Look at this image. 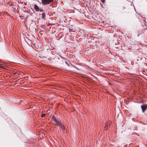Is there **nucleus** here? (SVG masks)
<instances>
[{
	"mask_svg": "<svg viewBox=\"0 0 147 147\" xmlns=\"http://www.w3.org/2000/svg\"><path fill=\"white\" fill-rule=\"evenodd\" d=\"M40 11V12H42V9H40V11Z\"/></svg>",
	"mask_w": 147,
	"mask_h": 147,
	"instance_id": "11",
	"label": "nucleus"
},
{
	"mask_svg": "<svg viewBox=\"0 0 147 147\" xmlns=\"http://www.w3.org/2000/svg\"><path fill=\"white\" fill-rule=\"evenodd\" d=\"M105 0H100L101 2L102 3H105Z\"/></svg>",
	"mask_w": 147,
	"mask_h": 147,
	"instance_id": "9",
	"label": "nucleus"
},
{
	"mask_svg": "<svg viewBox=\"0 0 147 147\" xmlns=\"http://www.w3.org/2000/svg\"><path fill=\"white\" fill-rule=\"evenodd\" d=\"M45 116V114H43L41 115V117H44Z\"/></svg>",
	"mask_w": 147,
	"mask_h": 147,
	"instance_id": "7",
	"label": "nucleus"
},
{
	"mask_svg": "<svg viewBox=\"0 0 147 147\" xmlns=\"http://www.w3.org/2000/svg\"><path fill=\"white\" fill-rule=\"evenodd\" d=\"M144 20V24L145 25L146 24H145V23H146V21H145V20Z\"/></svg>",
	"mask_w": 147,
	"mask_h": 147,
	"instance_id": "12",
	"label": "nucleus"
},
{
	"mask_svg": "<svg viewBox=\"0 0 147 147\" xmlns=\"http://www.w3.org/2000/svg\"><path fill=\"white\" fill-rule=\"evenodd\" d=\"M53 0H41L42 4L46 5L52 2Z\"/></svg>",
	"mask_w": 147,
	"mask_h": 147,
	"instance_id": "2",
	"label": "nucleus"
},
{
	"mask_svg": "<svg viewBox=\"0 0 147 147\" xmlns=\"http://www.w3.org/2000/svg\"><path fill=\"white\" fill-rule=\"evenodd\" d=\"M1 67V65H0V67Z\"/></svg>",
	"mask_w": 147,
	"mask_h": 147,
	"instance_id": "14",
	"label": "nucleus"
},
{
	"mask_svg": "<svg viewBox=\"0 0 147 147\" xmlns=\"http://www.w3.org/2000/svg\"><path fill=\"white\" fill-rule=\"evenodd\" d=\"M108 127V124H107L105 125V128L106 129H107V127Z\"/></svg>",
	"mask_w": 147,
	"mask_h": 147,
	"instance_id": "8",
	"label": "nucleus"
},
{
	"mask_svg": "<svg viewBox=\"0 0 147 147\" xmlns=\"http://www.w3.org/2000/svg\"><path fill=\"white\" fill-rule=\"evenodd\" d=\"M141 108L143 113H144L147 109V105L146 104L141 106Z\"/></svg>",
	"mask_w": 147,
	"mask_h": 147,
	"instance_id": "3",
	"label": "nucleus"
},
{
	"mask_svg": "<svg viewBox=\"0 0 147 147\" xmlns=\"http://www.w3.org/2000/svg\"><path fill=\"white\" fill-rule=\"evenodd\" d=\"M52 120L54 122L55 125H57V126H59V127L62 129H65V127L60 122L58 121L54 116H53L52 118Z\"/></svg>",
	"mask_w": 147,
	"mask_h": 147,
	"instance_id": "1",
	"label": "nucleus"
},
{
	"mask_svg": "<svg viewBox=\"0 0 147 147\" xmlns=\"http://www.w3.org/2000/svg\"><path fill=\"white\" fill-rule=\"evenodd\" d=\"M46 16L45 14V13H42V18L43 19H45V18Z\"/></svg>",
	"mask_w": 147,
	"mask_h": 147,
	"instance_id": "6",
	"label": "nucleus"
},
{
	"mask_svg": "<svg viewBox=\"0 0 147 147\" xmlns=\"http://www.w3.org/2000/svg\"><path fill=\"white\" fill-rule=\"evenodd\" d=\"M146 29V28H144L141 31L140 30L139 31V32L138 34V36H139V35L142 33H143Z\"/></svg>",
	"mask_w": 147,
	"mask_h": 147,
	"instance_id": "5",
	"label": "nucleus"
},
{
	"mask_svg": "<svg viewBox=\"0 0 147 147\" xmlns=\"http://www.w3.org/2000/svg\"><path fill=\"white\" fill-rule=\"evenodd\" d=\"M125 9V7H123L122 8V9L123 10Z\"/></svg>",
	"mask_w": 147,
	"mask_h": 147,
	"instance_id": "10",
	"label": "nucleus"
},
{
	"mask_svg": "<svg viewBox=\"0 0 147 147\" xmlns=\"http://www.w3.org/2000/svg\"><path fill=\"white\" fill-rule=\"evenodd\" d=\"M34 8L36 11H40L39 8L36 4H34Z\"/></svg>",
	"mask_w": 147,
	"mask_h": 147,
	"instance_id": "4",
	"label": "nucleus"
},
{
	"mask_svg": "<svg viewBox=\"0 0 147 147\" xmlns=\"http://www.w3.org/2000/svg\"><path fill=\"white\" fill-rule=\"evenodd\" d=\"M65 63L66 64H67V65H68V64L67 63L66 61H65Z\"/></svg>",
	"mask_w": 147,
	"mask_h": 147,
	"instance_id": "13",
	"label": "nucleus"
}]
</instances>
